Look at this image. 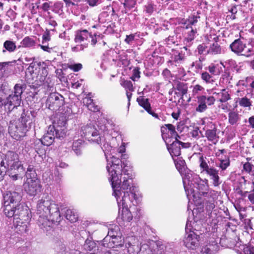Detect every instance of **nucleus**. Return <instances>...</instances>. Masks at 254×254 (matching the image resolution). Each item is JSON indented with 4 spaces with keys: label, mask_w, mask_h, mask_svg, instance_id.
<instances>
[{
    "label": "nucleus",
    "mask_w": 254,
    "mask_h": 254,
    "mask_svg": "<svg viewBox=\"0 0 254 254\" xmlns=\"http://www.w3.org/2000/svg\"><path fill=\"white\" fill-rule=\"evenodd\" d=\"M51 40V36H50V30H48L46 29L45 32L42 35V44H46L48 42L50 41Z\"/></svg>",
    "instance_id": "obj_58"
},
{
    "label": "nucleus",
    "mask_w": 254,
    "mask_h": 254,
    "mask_svg": "<svg viewBox=\"0 0 254 254\" xmlns=\"http://www.w3.org/2000/svg\"><path fill=\"white\" fill-rule=\"evenodd\" d=\"M127 252L129 254H137L138 248L137 246L130 245L127 248Z\"/></svg>",
    "instance_id": "obj_64"
},
{
    "label": "nucleus",
    "mask_w": 254,
    "mask_h": 254,
    "mask_svg": "<svg viewBox=\"0 0 254 254\" xmlns=\"http://www.w3.org/2000/svg\"><path fill=\"white\" fill-rule=\"evenodd\" d=\"M176 88L181 93L183 96L187 94L188 92V87L185 83L183 82H179L177 85Z\"/></svg>",
    "instance_id": "obj_51"
},
{
    "label": "nucleus",
    "mask_w": 254,
    "mask_h": 254,
    "mask_svg": "<svg viewBox=\"0 0 254 254\" xmlns=\"http://www.w3.org/2000/svg\"><path fill=\"white\" fill-rule=\"evenodd\" d=\"M68 67L74 72H77L82 68V65L80 63L68 64Z\"/></svg>",
    "instance_id": "obj_57"
},
{
    "label": "nucleus",
    "mask_w": 254,
    "mask_h": 254,
    "mask_svg": "<svg viewBox=\"0 0 254 254\" xmlns=\"http://www.w3.org/2000/svg\"><path fill=\"white\" fill-rule=\"evenodd\" d=\"M19 161V155L17 153L13 151H8L5 155L0 162L1 167H3L5 170L8 169L11 167H14L15 165H18L20 163Z\"/></svg>",
    "instance_id": "obj_11"
},
{
    "label": "nucleus",
    "mask_w": 254,
    "mask_h": 254,
    "mask_svg": "<svg viewBox=\"0 0 254 254\" xmlns=\"http://www.w3.org/2000/svg\"><path fill=\"white\" fill-rule=\"evenodd\" d=\"M243 170L250 174L254 175V166L250 162H246L243 165Z\"/></svg>",
    "instance_id": "obj_52"
},
{
    "label": "nucleus",
    "mask_w": 254,
    "mask_h": 254,
    "mask_svg": "<svg viewBox=\"0 0 254 254\" xmlns=\"http://www.w3.org/2000/svg\"><path fill=\"white\" fill-rule=\"evenodd\" d=\"M196 222L187 221L186 225V235L184 238V245L190 249L194 250L199 245L201 233L197 229Z\"/></svg>",
    "instance_id": "obj_5"
},
{
    "label": "nucleus",
    "mask_w": 254,
    "mask_h": 254,
    "mask_svg": "<svg viewBox=\"0 0 254 254\" xmlns=\"http://www.w3.org/2000/svg\"><path fill=\"white\" fill-rule=\"evenodd\" d=\"M174 162L177 169L182 176L183 185L185 186L187 184V181L188 180L187 179V176H191L194 173L187 168L185 160L178 158L174 160Z\"/></svg>",
    "instance_id": "obj_16"
},
{
    "label": "nucleus",
    "mask_w": 254,
    "mask_h": 254,
    "mask_svg": "<svg viewBox=\"0 0 254 254\" xmlns=\"http://www.w3.org/2000/svg\"><path fill=\"white\" fill-rule=\"evenodd\" d=\"M230 166V160L228 158L227 159H223L220 161V163L219 167L222 170H225L226 168Z\"/></svg>",
    "instance_id": "obj_60"
},
{
    "label": "nucleus",
    "mask_w": 254,
    "mask_h": 254,
    "mask_svg": "<svg viewBox=\"0 0 254 254\" xmlns=\"http://www.w3.org/2000/svg\"><path fill=\"white\" fill-rule=\"evenodd\" d=\"M215 200H206L205 202V207L206 211L208 214L211 213L212 210L215 208Z\"/></svg>",
    "instance_id": "obj_50"
},
{
    "label": "nucleus",
    "mask_w": 254,
    "mask_h": 254,
    "mask_svg": "<svg viewBox=\"0 0 254 254\" xmlns=\"http://www.w3.org/2000/svg\"><path fill=\"white\" fill-rule=\"evenodd\" d=\"M204 90V88L199 84H196L193 87L192 90V95L196 96L200 94Z\"/></svg>",
    "instance_id": "obj_55"
},
{
    "label": "nucleus",
    "mask_w": 254,
    "mask_h": 254,
    "mask_svg": "<svg viewBox=\"0 0 254 254\" xmlns=\"http://www.w3.org/2000/svg\"><path fill=\"white\" fill-rule=\"evenodd\" d=\"M72 121L70 120H67L65 117L62 116L59 118V120L58 122V127H65L66 126L69 125V122H71Z\"/></svg>",
    "instance_id": "obj_53"
},
{
    "label": "nucleus",
    "mask_w": 254,
    "mask_h": 254,
    "mask_svg": "<svg viewBox=\"0 0 254 254\" xmlns=\"http://www.w3.org/2000/svg\"><path fill=\"white\" fill-rule=\"evenodd\" d=\"M201 78L207 83H212L214 81L213 76L207 71H203L201 73Z\"/></svg>",
    "instance_id": "obj_45"
},
{
    "label": "nucleus",
    "mask_w": 254,
    "mask_h": 254,
    "mask_svg": "<svg viewBox=\"0 0 254 254\" xmlns=\"http://www.w3.org/2000/svg\"><path fill=\"white\" fill-rule=\"evenodd\" d=\"M230 247L238 252L243 251L244 254H254V247L251 245H243L241 241L235 239L230 244Z\"/></svg>",
    "instance_id": "obj_19"
},
{
    "label": "nucleus",
    "mask_w": 254,
    "mask_h": 254,
    "mask_svg": "<svg viewBox=\"0 0 254 254\" xmlns=\"http://www.w3.org/2000/svg\"><path fill=\"white\" fill-rule=\"evenodd\" d=\"M162 137L166 145L172 142L175 138H180L175 128H161Z\"/></svg>",
    "instance_id": "obj_17"
},
{
    "label": "nucleus",
    "mask_w": 254,
    "mask_h": 254,
    "mask_svg": "<svg viewBox=\"0 0 254 254\" xmlns=\"http://www.w3.org/2000/svg\"><path fill=\"white\" fill-rule=\"evenodd\" d=\"M231 51L237 55H241L242 53L246 48V45L240 39L235 40L230 45Z\"/></svg>",
    "instance_id": "obj_22"
},
{
    "label": "nucleus",
    "mask_w": 254,
    "mask_h": 254,
    "mask_svg": "<svg viewBox=\"0 0 254 254\" xmlns=\"http://www.w3.org/2000/svg\"><path fill=\"white\" fill-rule=\"evenodd\" d=\"M136 100L138 104L142 108H143L147 112V113L156 118H158L157 114L155 113L151 110L150 104L149 102L148 99L145 98L144 97L140 96L137 98Z\"/></svg>",
    "instance_id": "obj_23"
},
{
    "label": "nucleus",
    "mask_w": 254,
    "mask_h": 254,
    "mask_svg": "<svg viewBox=\"0 0 254 254\" xmlns=\"http://www.w3.org/2000/svg\"><path fill=\"white\" fill-rule=\"evenodd\" d=\"M237 7L238 5H232L230 9H229V11L232 13L231 15V18L233 20L236 19L235 14L237 13L238 11Z\"/></svg>",
    "instance_id": "obj_62"
},
{
    "label": "nucleus",
    "mask_w": 254,
    "mask_h": 254,
    "mask_svg": "<svg viewBox=\"0 0 254 254\" xmlns=\"http://www.w3.org/2000/svg\"><path fill=\"white\" fill-rule=\"evenodd\" d=\"M207 46L204 44H200L197 46V50L199 55H207Z\"/></svg>",
    "instance_id": "obj_56"
},
{
    "label": "nucleus",
    "mask_w": 254,
    "mask_h": 254,
    "mask_svg": "<svg viewBox=\"0 0 254 254\" xmlns=\"http://www.w3.org/2000/svg\"><path fill=\"white\" fill-rule=\"evenodd\" d=\"M101 130L102 128H84L83 131L85 139L98 144H102V141L104 142V137L102 136Z\"/></svg>",
    "instance_id": "obj_9"
},
{
    "label": "nucleus",
    "mask_w": 254,
    "mask_h": 254,
    "mask_svg": "<svg viewBox=\"0 0 254 254\" xmlns=\"http://www.w3.org/2000/svg\"><path fill=\"white\" fill-rule=\"evenodd\" d=\"M108 230V235L106 237H110L111 239L117 235H121L120 228L117 225H110Z\"/></svg>",
    "instance_id": "obj_38"
},
{
    "label": "nucleus",
    "mask_w": 254,
    "mask_h": 254,
    "mask_svg": "<svg viewBox=\"0 0 254 254\" xmlns=\"http://www.w3.org/2000/svg\"><path fill=\"white\" fill-rule=\"evenodd\" d=\"M199 128H195L190 132V134L192 137L195 139H198L203 136L202 131L199 130Z\"/></svg>",
    "instance_id": "obj_54"
},
{
    "label": "nucleus",
    "mask_w": 254,
    "mask_h": 254,
    "mask_svg": "<svg viewBox=\"0 0 254 254\" xmlns=\"http://www.w3.org/2000/svg\"><path fill=\"white\" fill-rule=\"evenodd\" d=\"M190 28L191 30L190 31L188 32L187 37L185 39V40L188 43L191 42L194 39L195 34L197 33V30L196 28L190 27Z\"/></svg>",
    "instance_id": "obj_47"
},
{
    "label": "nucleus",
    "mask_w": 254,
    "mask_h": 254,
    "mask_svg": "<svg viewBox=\"0 0 254 254\" xmlns=\"http://www.w3.org/2000/svg\"><path fill=\"white\" fill-rule=\"evenodd\" d=\"M229 122L231 125H236L239 120L238 113L235 112H231L229 114Z\"/></svg>",
    "instance_id": "obj_44"
},
{
    "label": "nucleus",
    "mask_w": 254,
    "mask_h": 254,
    "mask_svg": "<svg viewBox=\"0 0 254 254\" xmlns=\"http://www.w3.org/2000/svg\"><path fill=\"white\" fill-rule=\"evenodd\" d=\"M202 196L205 197V201L212 200V199L215 200L217 197L216 192L212 190H209V189L203 193Z\"/></svg>",
    "instance_id": "obj_42"
},
{
    "label": "nucleus",
    "mask_w": 254,
    "mask_h": 254,
    "mask_svg": "<svg viewBox=\"0 0 254 254\" xmlns=\"http://www.w3.org/2000/svg\"><path fill=\"white\" fill-rule=\"evenodd\" d=\"M213 95L217 96L218 101L221 103H224L231 99L230 95L228 90L223 89L220 90V92H214Z\"/></svg>",
    "instance_id": "obj_29"
},
{
    "label": "nucleus",
    "mask_w": 254,
    "mask_h": 254,
    "mask_svg": "<svg viewBox=\"0 0 254 254\" xmlns=\"http://www.w3.org/2000/svg\"><path fill=\"white\" fill-rule=\"evenodd\" d=\"M64 216L71 223L76 222L78 219V214L75 210L67 209L65 212Z\"/></svg>",
    "instance_id": "obj_35"
},
{
    "label": "nucleus",
    "mask_w": 254,
    "mask_h": 254,
    "mask_svg": "<svg viewBox=\"0 0 254 254\" xmlns=\"http://www.w3.org/2000/svg\"><path fill=\"white\" fill-rule=\"evenodd\" d=\"M221 64L224 67H226L227 69L233 71L236 70L237 72L239 71V68L237 63L233 59L227 60L224 62V63H221Z\"/></svg>",
    "instance_id": "obj_37"
},
{
    "label": "nucleus",
    "mask_w": 254,
    "mask_h": 254,
    "mask_svg": "<svg viewBox=\"0 0 254 254\" xmlns=\"http://www.w3.org/2000/svg\"><path fill=\"white\" fill-rule=\"evenodd\" d=\"M216 66L214 64H211L208 66L205 67L206 70H208L209 72L213 75L217 74L216 71Z\"/></svg>",
    "instance_id": "obj_63"
},
{
    "label": "nucleus",
    "mask_w": 254,
    "mask_h": 254,
    "mask_svg": "<svg viewBox=\"0 0 254 254\" xmlns=\"http://www.w3.org/2000/svg\"><path fill=\"white\" fill-rule=\"evenodd\" d=\"M121 85L126 90V92H133L134 90V87L133 86L132 82L129 80H123L121 82Z\"/></svg>",
    "instance_id": "obj_43"
},
{
    "label": "nucleus",
    "mask_w": 254,
    "mask_h": 254,
    "mask_svg": "<svg viewBox=\"0 0 254 254\" xmlns=\"http://www.w3.org/2000/svg\"><path fill=\"white\" fill-rule=\"evenodd\" d=\"M64 104V97L58 92L50 93L46 102V107L51 110H58Z\"/></svg>",
    "instance_id": "obj_7"
},
{
    "label": "nucleus",
    "mask_w": 254,
    "mask_h": 254,
    "mask_svg": "<svg viewBox=\"0 0 254 254\" xmlns=\"http://www.w3.org/2000/svg\"><path fill=\"white\" fill-rule=\"evenodd\" d=\"M243 222L244 224V227L247 230H253V224L250 219H244Z\"/></svg>",
    "instance_id": "obj_59"
},
{
    "label": "nucleus",
    "mask_w": 254,
    "mask_h": 254,
    "mask_svg": "<svg viewBox=\"0 0 254 254\" xmlns=\"http://www.w3.org/2000/svg\"><path fill=\"white\" fill-rule=\"evenodd\" d=\"M170 249L166 250V247L163 244H157V250L155 254H170Z\"/></svg>",
    "instance_id": "obj_48"
},
{
    "label": "nucleus",
    "mask_w": 254,
    "mask_h": 254,
    "mask_svg": "<svg viewBox=\"0 0 254 254\" xmlns=\"http://www.w3.org/2000/svg\"><path fill=\"white\" fill-rule=\"evenodd\" d=\"M106 168L109 173V180L111 183L113 194L116 199L119 198V201H123V204L127 203H133L134 200L136 202V188L133 186H131L132 178L129 179L127 177L125 176L123 178V181L122 183V176L120 174L122 168L121 161L114 156H112L110 159L106 157Z\"/></svg>",
    "instance_id": "obj_1"
},
{
    "label": "nucleus",
    "mask_w": 254,
    "mask_h": 254,
    "mask_svg": "<svg viewBox=\"0 0 254 254\" xmlns=\"http://www.w3.org/2000/svg\"><path fill=\"white\" fill-rule=\"evenodd\" d=\"M2 53H4L6 51L9 53L14 52L16 49L15 43L11 40H6L3 45Z\"/></svg>",
    "instance_id": "obj_34"
},
{
    "label": "nucleus",
    "mask_w": 254,
    "mask_h": 254,
    "mask_svg": "<svg viewBox=\"0 0 254 254\" xmlns=\"http://www.w3.org/2000/svg\"><path fill=\"white\" fill-rule=\"evenodd\" d=\"M221 53V48L219 44L214 42L210 45L209 49L207 50L206 53L212 55L220 54Z\"/></svg>",
    "instance_id": "obj_39"
},
{
    "label": "nucleus",
    "mask_w": 254,
    "mask_h": 254,
    "mask_svg": "<svg viewBox=\"0 0 254 254\" xmlns=\"http://www.w3.org/2000/svg\"><path fill=\"white\" fill-rule=\"evenodd\" d=\"M38 216L37 224L40 228L44 232H48L52 228V225L55 223H59L60 221H53L52 214H37Z\"/></svg>",
    "instance_id": "obj_13"
},
{
    "label": "nucleus",
    "mask_w": 254,
    "mask_h": 254,
    "mask_svg": "<svg viewBox=\"0 0 254 254\" xmlns=\"http://www.w3.org/2000/svg\"><path fill=\"white\" fill-rule=\"evenodd\" d=\"M235 100L236 104H238L241 107L243 108H248L249 109H250L252 105V101L246 96L236 98Z\"/></svg>",
    "instance_id": "obj_36"
},
{
    "label": "nucleus",
    "mask_w": 254,
    "mask_h": 254,
    "mask_svg": "<svg viewBox=\"0 0 254 254\" xmlns=\"http://www.w3.org/2000/svg\"><path fill=\"white\" fill-rule=\"evenodd\" d=\"M24 85L16 84L14 87L13 93L6 98V103L13 108L19 106L21 103V94L24 91Z\"/></svg>",
    "instance_id": "obj_8"
},
{
    "label": "nucleus",
    "mask_w": 254,
    "mask_h": 254,
    "mask_svg": "<svg viewBox=\"0 0 254 254\" xmlns=\"http://www.w3.org/2000/svg\"><path fill=\"white\" fill-rule=\"evenodd\" d=\"M219 248L218 243L215 241L203 247L201 250L202 254H214Z\"/></svg>",
    "instance_id": "obj_26"
},
{
    "label": "nucleus",
    "mask_w": 254,
    "mask_h": 254,
    "mask_svg": "<svg viewBox=\"0 0 254 254\" xmlns=\"http://www.w3.org/2000/svg\"><path fill=\"white\" fill-rule=\"evenodd\" d=\"M23 186L25 191L31 196L36 195L42 190V185L37 178L27 179Z\"/></svg>",
    "instance_id": "obj_10"
},
{
    "label": "nucleus",
    "mask_w": 254,
    "mask_h": 254,
    "mask_svg": "<svg viewBox=\"0 0 254 254\" xmlns=\"http://www.w3.org/2000/svg\"><path fill=\"white\" fill-rule=\"evenodd\" d=\"M51 128L48 130L45 134L41 140L42 143L45 146H50L51 145L55 139V138L62 139L64 138L66 135V128Z\"/></svg>",
    "instance_id": "obj_6"
},
{
    "label": "nucleus",
    "mask_w": 254,
    "mask_h": 254,
    "mask_svg": "<svg viewBox=\"0 0 254 254\" xmlns=\"http://www.w3.org/2000/svg\"><path fill=\"white\" fill-rule=\"evenodd\" d=\"M206 157L204 158L202 155H201L199 158V162L200 163V167L201 169L202 170V172H206L208 169H210V167H209L207 163L205 160Z\"/></svg>",
    "instance_id": "obj_49"
},
{
    "label": "nucleus",
    "mask_w": 254,
    "mask_h": 254,
    "mask_svg": "<svg viewBox=\"0 0 254 254\" xmlns=\"http://www.w3.org/2000/svg\"><path fill=\"white\" fill-rule=\"evenodd\" d=\"M121 161V166H122V168L121 169V176L123 174L125 175V176H127V177L128 179H131V177H132V167L131 166L129 162L128 161L126 160L122 161L120 159H119Z\"/></svg>",
    "instance_id": "obj_24"
},
{
    "label": "nucleus",
    "mask_w": 254,
    "mask_h": 254,
    "mask_svg": "<svg viewBox=\"0 0 254 254\" xmlns=\"http://www.w3.org/2000/svg\"><path fill=\"white\" fill-rule=\"evenodd\" d=\"M101 242L102 241H97L95 242L93 240V238L89 236L88 238L86 239L85 241L83 247L84 250L87 251L92 252L91 254H99L102 251L103 248H105L102 245H101Z\"/></svg>",
    "instance_id": "obj_15"
},
{
    "label": "nucleus",
    "mask_w": 254,
    "mask_h": 254,
    "mask_svg": "<svg viewBox=\"0 0 254 254\" xmlns=\"http://www.w3.org/2000/svg\"><path fill=\"white\" fill-rule=\"evenodd\" d=\"M185 60V57L181 53L174 55L172 57V60L168 61V65L173 66H177L182 64Z\"/></svg>",
    "instance_id": "obj_33"
},
{
    "label": "nucleus",
    "mask_w": 254,
    "mask_h": 254,
    "mask_svg": "<svg viewBox=\"0 0 254 254\" xmlns=\"http://www.w3.org/2000/svg\"><path fill=\"white\" fill-rule=\"evenodd\" d=\"M22 47L25 48H32L36 45V42L34 38L29 36L25 37L21 41Z\"/></svg>",
    "instance_id": "obj_41"
},
{
    "label": "nucleus",
    "mask_w": 254,
    "mask_h": 254,
    "mask_svg": "<svg viewBox=\"0 0 254 254\" xmlns=\"http://www.w3.org/2000/svg\"><path fill=\"white\" fill-rule=\"evenodd\" d=\"M179 138L175 139L170 144L167 145V149L172 157H178L181 155V143Z\"/></svg>",
    "instance_id": "obj_21"
},
{
    "label": "nucleus",
    "mask_w": 254,
    "mask_h": 254,
    "mask_svg": "<svg viewBox=\"0 0 254 254\" xmlns=\"http://www.w3.org/2000/svg\"><path fill=\"white\" fill-rule=\"evenodd\" d=\"M198 106L196 108L195 111L197 112L202 113L207 109V105L205 101V95H200L196 97Z\"/></svg>",
    "instance_id": "obj_28"
},
{
    "label": "nucleus",
    "mask_w": 254,
    "mask_h": 254,
    "mask_svg": "<svg viewBox=\"0 0 254 254\" xmlns=\"http://www.w3.org/2000/svg\"><path fill=\"white\" fill-rule=\"evenodd\" d=\"M13 219L19 220L16 221V225L15 226V231L20 234L26 233L27 231V224L30 219V215L28 214V219H26V216H21L17 215L16 217H13Z\"/></svg>",
    "instance_id": "obj_18"
},
{
    "label": "nucleus",
    "mask_w": 254,
    "mask_h": 254,
    "mask_svg": "<svg viewBox=\"0 0 254 254\" xmlns=\"http://www.w3.org/2000/svg\"><path fill=\"white\" fill-rule=\"evenodd\" d=\"M117 203L119 207V215L117 220L120 222L121 220L124 222H129L132 219V214L129 210L128 206H130L131 203H127L123 204V201H119L117 198Z\"/></svg>",
    "instance_id": "obj_12"
},
{
    "label": "nucleus",
    "mask_w": 254,
    "mask_h": 254,
    "mask_svg": "<svg viewBox=\"0 0 254 254\" xmlns=\"http://www.w3.org/2000/svg\"><path fill=\"white\" fill-rule=\"evenodd\" d=\"M140 71L139 68H135L133 70V74L131 77V79L133 81H136L140 77Z\"/></svg>",
    "instance_id": "obj_61"
},
{
    "label": "nucleus",
    "mask_w": 254,
    "mask_h": 254,
    "mask_svg": "<svg viewBox=\"0 0 254 254\" xmlns=\"http://www.w3.org/2000/svg\"><path fill=\"white\" fill-rule=\"evenodd\" d=\"M26 131V128H8V132L11 136L17 140L25 135Z\"/></svg>",
    "instance_id": "obj_25"
},
{
    "label": "nucleus",
    "mask_w": 254,
    "mask_h": 254,
    "mask_svg": "<svg viewBox=\"0 0 254 254\" xmlns=\"http://www.w3.org/2000/svg\"><path fill=\"white\" fill-rule=\"evenodd\" d=\"M216 128H213L212 129H208L205 131V136L207 139L210 141H213L216 138Z\"/></svg>",
    "instance_id": "obj_46"
},
{
    "label": "nucleus",
    "mask_w": 254,
    "mask_h": 254,
    "mask_svg": "<svg viewBox=\"0 0 254 254\" xmlns=\"http://www.w3.org/2000/svg\"><path fill=\"white\" fill-rule=\"evenodd\" d=\"M200 17L198 15H191L186 20L184 24L183 28L186 29H189L190 27L195 26L198 21Z\"/></svg>",
    "instance_id": "obj_31"
},
{
    "label": "nucleus",
    "mask_w": 254,
    "mask_h": 254,
    "mask_svg": "<svg viewBox=\"0 0 254 254\" xmlns=\"http://www.w3.org/2000/svg\"><path fill=\"white\" fill-rule=\"evenodd\" d=\"M100 243L105 248L121 247L124 245V238L122 236V234L117 235L111 239L110 237H105L103 242Z\"/></svg>",
    "instance_id": "obj_14"
},
{
    "label": "nucleus",
    "mask_w": 254,
    "mask_h": 254,
    "mask_svg": "<svg viewBox=\"0 0 254 254\" xmlns=\"http://www.w3.org/2000/svg\"><path fill=\"white\" fill-rule=\"evenodd\" d=\"M52 214L53 221H61L62 216L58 205L49 197H42L37 202V214Z\"/></svg>",
    "instance_id": "obj_4"
},
{
    "label": "nucleus",
    "mask_w": 254,
    "mask_h": 254,
    "mask_svg": "<svg viewBox=\"0 0 254 254\" xmlns=\"http://www.w3.org/2000/svg\"><path fill=\"white\" fill-rule=\"evenodd\" d=\"M206 174L210 176V179L213 181V184L214 186H218L221 182L219 181L218 171L213 167H210L206 172Z\"/></svg>",
    "instance_id": "obj_27"
},
{
    "label": "nucleus",
    "mask_w": 254,
    "mask_h": 254,
    "mask_svg": "<svg viewBox=\"0 0 254 254\" xmlns=\"http://www.w3.org/2000/svg\"><path fill=\"white\" fill-rule=\"evenodd\" d=\"M21 200V194L15 191H8L3 194L2 211L5 215L8 217H22L26 216L28 219V211L24 208L23 205L19 202Z\"/></svg>",
    "instance_id": "obj_2"
},
{
    "label": "nucleus",
    "mask_w": 254,
    "mask_h": 254,
    "mask_svg": "<svg viewBox=\"0 0 254 254\" xmlns=\"http://www.w3.org/2000/svg\"><path fill=\"white\" fill-rule=\"evenodd\" d=\"M91 37L90 34L87 30H79L76 31L74 41L75 42H81L87 40L89 37Z\"/></svg>",
    "instance_id": "obj_30"
},
{
    "label": "nucleus",
    "mask_w": 254,
    "mask_h": 254,
    "mask_svg": "<svg viewBox=\"0 0 254 254\" xmlns=\"http://www.w3.org/2000/svg\"><path fill=\"white\" fill-rule=\"evenodd\" d=\"M27 178V179H32L37 178V174L34 168V166L32 164H29L26 171H25L24 174Z\"/></svg>",
    "instance_id": "obj_40"
},
{
    "label": "nucleus",
    "mask_w": 254,
    "mask_h": 254,
    "mask_svg": "<svg viewBox=\"0 0 254 254\" xmlns=\"http://www.w3.org/2000/svg\"><path fill=\"white\" fill-rule=\"evenodd\" d=\"M15 166L6 170L7 174L13 181L21 178L25 174V168L21 164V163Z\"/></svg>",
    "instance_id": "obj_20"
},
{
    "label": "nucleus",
    "mask_w": 254,
    "mask_h": 254,
    "mask_svg": "<svg viewBox=\"0 0 254 254\" xmlns=\"http://www.w3.org/2000/svg\"><path fill=\"white\" fill-rule=\"evenodd\" d=\"M21 123L23 127H35L34 123L33 121V118L30 116H27L24 113L22 114L21 116Z\"/></svg>",
    "instance_id": "obj_32"
},
{
    "label": "nucleus",
    "mask_w": 254,
    "mask_h": 254,
    "mask_svg": "<svg viewBox=\"0 0 254 254\" xmlns=\"http://www.w3.org/2000/svg\"><path fill=\"white\" fill-rule=\"evenodd\" d=\"M187 184L184 186L186 193L188 198L192 197L193 201H197L206 191L208 190L209 186L207 180H202L199 176L195 174L192 176H187Z\"/></svg>",
    "instance_id": "obj_3"
}]
</instances>
